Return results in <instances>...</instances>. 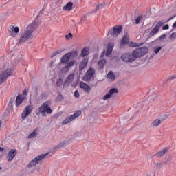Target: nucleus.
I'll return each mask as SVG.
<instances>
[{"label": "nucleus", "mask_w": 176, "mask_h": 176, "mask_svg": "<svg viewBox=\"0 0 176 176\" xmlns=\"http://www.w3.org/2000/svg\"><path fill=\"white\" fill-rule=\"evenodd\" d=\"M78 50H73L63 56V57L60 58V63L66 65L60 71V74H67V72H69V68H72L74 65H78V62L76 60H74V58L78 57Z\"/></svg>", "instance_id": "obj_1"}, {"label": "nucleus", "mask_w": 176, "mask_h": 176, "mask_svg": "<svg viewBox=\"0 0 176 176\" xmlns=\"http://www.w3.org/2000/svg\"><path fill=\"white\" fill-rule=\"evenodd\" d=\"M149 52V48L146 46L138 47L132 53H124L121 56V60L125 63H133L136 58L144 57Z\"/></svg>", "instance_id": "obj_2"}, {"label": "nucleus", "mask_w": 176, "mask_h": 176, "mask_svg": "<svg viewBox=\"0 0 176 176\" xmlns=\"http://www.w3.org/2000/svg\"><path fill=\"white\" fill-rule=\"evenodd\" d=\"M52 104V102L47 100L45 102L43 103L40 107H38L36 110V115L37 116H39V115H41V113H45V112L47 113H53V110H52V108H50V105Z\"/></svg>", "instance_id": "obj_3"}, {"label": "nucleus", "mask_w": 176, "mask_h": 176, "mask_svg": "<svg viewBox=\"0 0 176 176\" xmlns=\"http://www.w3.org/2000/svg\"><path fill=\"white\" fill-rule=\"evenodd\" d=\"M94 75H96V69L89 67L84 75L82 80L85 82H90L91 79H94Z\"/></svg>", "instance_id": "obj_4"}, {"label": "nucleus", "mask_w": 176, "mask_h": 176, "mask_svg": "<svg viewBox=\"0 0 176 176\" xmlns=\"http://www.w3.org/2000/svg\"><path fill=\"white\" fill-rule=\"evenodd\" d=\"M49 153H45V154H41L36 157H35L34 160H32L29 164L28 165V168H31V167H34V166H36L42 159H44V157H46Z\"/></svg>", "instance_id": "obj_5"}, {"label": "nucleus", "mask_w": 176, "mask_h": 176, "mask_svg": "<svg viewBox=\"0 0 176 176\" xmlns=\"http://www.w3.org/2000/svg\"><path fill=\"white\" fill-rule=\"evenodd\" d=\"M33 110H34V107H32V105L26 106L21 113L22 120H25L28 116H30V115H31Z\"/></svg>", "instance_id": "obj_6"}, {"label": "nucleus", "mask_w": 176, "mask_h": 176, "mask_svg": "<svg viewBox=\"0 0 176 176\" xmlns=\"http://www.w3.org/2000/svg\"><path fill=\"white\" fill-rule=\"evenodd\" d=\"M13 74V72H12V69H7L5 71H3L0 74V85H2L3 82H5L10 75Z\"/></svg>", "instance_id": "obj_7"}, {"label": "nucleus", "mask_w": 176, "mask_h": 176, "mask_svg": "<svg viewBox=\"0 0 176 176\" xmlns=\"http://www.w3.org/2000/svg\"><path fill=\"white\" fill-rule=\"evenodd\" d=\"M164 25V21H159L155 28L152 30V31L148 34V38H152V36H155L157 32L160 30V27Z\"/></svg>", "instance_id": "obj_8"}, {"label": "nucleus", "mask_w": 176, "mask_h": 176, "mask_svg": "<svg viewBox=\"0 0 176 176\" xmlns=\"http://www.w3.org/2000/svg\"><path fill=\"white\" fill-rule=\"evenodd\" d=\"M31 35H32V32L31 30H30L29 32H26L25 30V32L22 33L21 35V38H19V45H20V43H24V42H25V41H28V39H30V38H31Z\"/></svg>", "instance_id": "obj_9"}, {"label": "nucleus", "mask_w": 176, "mask_h": 176, "mask_svg": "<svg viewBox=\"0 0 176 176\" xmlns=\"http://www.w3.org/2000/svg\"><path fill=\"white\" fill-rule=\"evenodd\" d=\"M122 32V25H116L113 28V30H110L108 32L111 36H118L119 34Z\"/></svg>", "instance_id": "obj_10"}, {"label": "nucleus", "mask_w": 176, "mask_h": 176, "mask_svg": "<svg viewBox=\"0 0 176 176\" xmlns=\"http://www.w3.org/2000/svg\"><path fill=\"white\" fill-rule=\"evenodd\" d=\"M117 93H119V90H118L117 88H111L109 91V93L103 97V100H108L109 98H111L112 97L113 94H115Z\"/></svg>", "instance_id": "obj_11"}, {"label": "nucleus", "mask_w": 176, "mask_h": 176, "mask_svg": "<svg viewBox=\"0 0 176 176\" xmlns=\"http://www.w3.org/2000/svg\"><path fill=\"white\" fill-rule=\"evenodd\" d=\"M80 89H82L85 93H90L91 91V87L89 86L86 82L81 81L80 82Z\"/></svg>", "instance_id": "obj_12"}, {"label": "nucleus", "mask_w": 176, "mask_h": 176, "mask_svg": "<svg viewBox=\"0 0 176 176\" xmlns=\"http://www.w3.org/2000/svg\"><path fill=\"white\" fill-rule=\"evenodd\" d=\"M16 155H17V150L11 149L7 155L8 162H12V160H13L16 157Z\"/></svg>", "instance_id": "obj_13"}, {"label": "nucleus", "mask_w": 176, "mask_h": 176, "mask_svg": "<svg viewBox=\"0 0 176 176\" xmlns=\"http://www.w3.org/2000/svg\"><path fill=\"white\" fill-rule=\"evenodd\" d=\"M24 100H25V96H23L21 94H19L15 100L16 107H19L21 104H23Z\"/></svg>", "instance_id": "obj_14"}, {"label": "nucleus", "mask_w": 176, "mask_h": 176, "mask_svg": "<svg viewBox=\"0 0 176 176\" xmlns=\"http://www.w3.org/2000/svg\"><path fill=\"white\" fill-rule=\"evenodd\" d=\"M88 63H89V58H84L83 60H82L80 62L79 71H82L85 67H87Z\"/></svg>", "instance_id": "obj_15"}, {"label": "nucleus", "mask_w": 176, "mask_h": 176, "mask_svg": "<svg viewBox=\"0 0 176 176\" xmlns=\"http://www.w3.org/2000/svg\"><path fill=\"white\" fill-rule=\"evenodd\" d=\"M80 115H82V111L80 110L76 111L73 115L69 117V119L71 122H73V120H75V119H76L77 118H79Z\"/></svg>", "instance_id": "obj_16"}, {"label": "nucleus", "mask_w": 176, "mask_h": 176, "mask_svg": "<svg viewBox=\"0 0 176 176\" xmlns=\"http://www.w3.org/2000/svg\"><path fill=\"white\" fill-rule=\"evenodd\" d=\"M36 25H38V23H36L35 21L32 23L31 24L28 25V26L27 27V30H25L26 32H30V31L32 32H34V30H35V27H36Z\"/></svg>", "instance_id": "obj_17"}, {"label": "nucleus", "mask_w": 176, "mask_h": 176, "mask_svg": "<svg viewBox=\"0 0 176 176\" xmlns=\"http://www.w3.org/2000/svg\"><path fill=\"white\" fill-rule=\"evenodd\" d=\"M36 25H38V23H36L35 21L32 23L31 24L28 25V26L27 27V30H25L26 32H30V31L32 32H34V30H35V27H36Z\"/></svg>", "instance_id": "obj_18"}, {"label": "nucleus", "mask_w": 176, "mask_h": 176, "mask_svg": "<svg viewBox=\"0 0 176 176\" xmlns=\"http://www.w3.org/2000/svg\"><path fill=\"white\" fill-rule=\"evenodd\" d=\"M114 46L115 45H113V43H109V45L107 46V52H106L107 57H108V56H109L111 54V53H112Z\"/></svg>", "instance_id": "obj_19"}, {"label": "nucleus", "mask_w": 176, "mask_h": 176, "mask_svg": "<svg viewBox=\"0 0 176 176\" xmlns=\"http://www.w3.org/2000/svg\"><path fill=\"white\" fill-rule=\"evenodd\" d=\"M73 6H74V3L70 1V2L67 3L66 4V6H63V10H65V11L68 10V12H71V10H72Z\"/></svg>", "instance_id": "obj_20"}, {"label": "nucleus", "mask_w": 176, "mask_h": 176, "mask_svg": "<svg viewBox=\"0 0 176 176\" xmlns=\"http://www.w3.org/2000/svg\"><path fill=\"white\" fill-rule=\"evenodd\" d=\"M162 124V120L160 119H155L151 124V127H159Z\"/></svg>", "instance_id": "obj_21"}, {"label": "nucleus", "mask_w": 176, "mask_h": 176, "mask_svg": "<svg viewBox=\"0 0 176 176\" xmlns=\"http://www.w3.org/2000/svg\"><path fill=\"white\" fill-rule=\"evenodd\" d=\"M167 152H168V148H165L158 151L156 153V156H158L159 157H162V156H164V155H166V153H167Z\"/></svg>", "instance_id": "obj_22"}, {"label": "nucleus", "mask_w": 176, "mask_h": 176, "mask_svg": "<svg viewBox=\"0 0 176 176\" xmlns=\"http://www.w3.org/2000/svg\"><path fill=\"white\" fill-rule=\"evenodd\" d=\"M105 64H107V60L101 59L100 60H99L98 63V65L100 69H102L104 67H105Z\"/></svg>", "instance_id": "obj_23"}, {"label": "nucleus", "mask_w": 176, "mask_h": 176, "mask_svg": "<svg viewBox=\"0 0 176 176\" xmlns=\"http://www.w3.org/2000/svg\"><path fill=\"white\" fill-rule=\"evenodd\" d=\"M129 42H130V40L129 39L127 36L124 35L122 38L121 45L126 46V45H129Z\"/></svg>", "instance_id": "obj_24"}, {"label": "nucleus", "mask_w": 176, "mask_h": 176, "mask_svg": "<svg viewBox=\"0 0 176 176\" xmlns=\"http://www.w3.org/2000/svg\"><path fill=\"white\" fill-rule=\"evenodd\" d=\"M12 33H11V35L12 36H16L17 35V33L19 32L20 31V29L19 28V27H14L13 26L12 28Z\"/></svg>", "instance_id": "obj_25"}, {"label": "nucleus", "mask_w": 176, "mask_h": 176, "mask_svg": "<svg viewBox=\"0 0 176 176\" xmlns=\"http://www.w3.org/2000/svg\"><path fill=\"white\" fill-rule=\"evenodd\" d=\"M142 45H144V43H134L133 41L129 43V46L131 47H139V46H142Z\"/></svg>", "instance_id": "obj_26"}, {"label": "nucleus", "mask_w": 176, "mask_h": 176, "mask_svg": "<svg viewBox=\"0 0 176 176\" xmlns=\"http://www.w3.org/2000/svg\"><path fill=\"white\" fill-rule=\"evenodd\" d=\"M153 164H154L155 168H157V170H160V168L163 167V164H164V163L163 162H154Z\"/></svg>", "instance_id": "obj_27"}, {"label": "nucleus", "mask_w": 176, "mask_h": 176, "mask_svg": "<svg viewBox=\"0 0 176 176\" xmlns=\"http://www.w3.org/2000/svg\"><path fill=\"white\" fill-rule=\"evenodd\" d=\"M64 100V96H63V94H61V92H59V94H58L55 102H61V101H63Z\"/></svg>", "instance_id": "obj_28"}, {"label": "nucleus", "mask_w": 176, "mask_h": 176, "mask_svg": "<svg viewBox=\"0 0 176 176\" xmlns=\"http://www.w3.org/2000/svg\"><path fill=\"white\" fill-rule=\"evenodd\" d=\"M162 46H155L153 48L155 54H157L160 50H162Z\"/></svg>", "instance_id": "obj_29"}, {"label": "nucleus", "mask_w": 176, "mask_h": 176, "mask_svg": "<svg viewBox=\"0 0 176 176\" xmlns=\"http://www.w3.org/2000/svg\"><path fill=\"white\" fill-rule=\"evenodd\" d=\"M89 54V51L86 50V47L83 48L81 51V57H86Z\"/></svg>", "instance_id": "obj_30"}, {"label": "nucleus", "mask_w": 176, "mask_h": 176, "mask_svg": "<svg viewBox=\"0 0 176 176\" xmlns=\"http://www.w3.org/2000/svg\"><path fill=\"white\" fill-rule=\"evenodd\" d=\"M63 83H64V80L63 78H59L58 80H56V86L57 87H60L61 85H63Z\"/></svg>", "instance_id": "obj_31"}, {"label": "nucleus", "mask_w": 176, "mask_h": 176, "mask_svg": "<svg viewBox=\"0 0 176 176\" xmlns=\"http://www.w3.org/2000/svg\"><path fill=\"white\" fill-rule=\"evenodd\" d=\"M167 36V34H164L161 35L157 40L154 41L153 42L155 43H157V41H162V39H166Z\"/></svg>", "instance_id": "obj_32"}, {"label": "nucleus", "mask_w": 176, "mask_h": 176, "mask_svg": "<svg viewBox=\"0 0 176 176\" xmlns=\"http://www.w3.org/2000/svg\"><path fill=\"white\" fill-rule=\"evenodd\" d=\"M108 78L109 79H116V77L115 76V74H113V72L110 71L107 74Z\"/></svg>", "instance_id": "obj_33"}, {"label": "nucleus", "mask_w": 176, "mask_h": 176, "mask_svg": "<svg viewBox=\"0 0 176 176\" xmlns=\"http://www.w3.org/2000/svg\"><path fill=\"white\" fill-rule=\"evenodd\" d=\"M74 78H75V74H71L66 80H67L69 82H73L74 81Z\"/></svg>", "instance_id": "obj_34"}, {"label": "nucleus", "mask_w": 176, "mask_h": 176, "mask_svg": "<svg viewBox=\"0 0 176 176\" xmlns=\"http://www.w3.org/2000/svg\"><path fill=\"white\" fill-rule=\"evenodd\" d=\"M43 12H45V8H43L40 10V12H39L38 14L36 16L35 20H36L38 19V17H41L43 14Z\"/></svg>", "instance_id": "obj_35"}, {"label": "nucleus", "mask_w": 176, "mask_h": 176, "mask_svg": "<svg viewBox=\"0 0 176 176\" xmlns=\"http://www.w3.org/2000/svg\"><path fill=\"white\" fill-rule=\"evenodd\" d=\"M142 20V15H139L135 20V24H140V22Z\"/></svg>", "instance_id": "obj_36"}, {"label": "nucleus", "mask_w": 176, "mask_h": 176, "mask_svg": "<svg viewBox=\"0 0 176 176\" xmlns=\"http://www.w3.org/2000/svg\"><path fill=\"white\" fill-rule=\"evenodd\" d=\"M69 85H71V82L67 79H66L63 82V87H68Z\"/></svg>", "instance_id": "obj_37"}, {"label": "nucleus", "mask_w": 176, "mask_h": 176, "mask_svg": "<svg viewBox=\"0 0 176 176\" xmlns=\"http://www.w3.org/2000/svg\"><path fill=\"white\" fill-rule=\"evenodd\" d=\"M36 135V131H33L32 133L29 134V135L28 136V138H34V137H35Z\"/></svg>", "instance_id": "obj_38"}, {"label": "nucleus", "mask_w": 176, "mask_h": 176, "mask_svg": "<svg viewBox=\"0 0 176 176\" xmlns=\"http://www.w3.org/2000/svg\"><path fill=\"white\" fill-rule=\"evenodd\" d=\"M71 120H69V118H65L63 121V124H68V123H71Z\"/></svg>", "instance_id": "obj_39"}, {"label": "nucleus", "mask_w": 176, "mask_h": 176, "mask_svg": "<svg viewBox=\"0 0 176 176\" xmlns=\"http://www.w3.org/2000/svg\"><path fill=\"white\" fill-rule=\"evenodd\" d=\"M67 144V140L63 141V142L59 143L58 146L60 148H64L65 146V144Z\"/></svg>", "instance_id": "obj_40"}, {"label": "nucleus", "mask_w": 176, "mask_h": 176, "mask_svg": "<svg viewBox=\"0 0 176 176\" xmlns=\"http://www.w3.org/2000/svg\"><path fill=\"white\" fill-rule=\"evenodd\" d=\"M60 53H61V51L54 52L51 56V58H53V57H55V56H57V54H60Z\"/></svg>", "instance_id": "obj_41"}, {"label": "nucleus", "mask_w": 176, "mask_h": 176, "mask_svg": "<svg viewBox=\"0 0 176 176\" xmlns=\"http://www.w3.org/2000/svg\"><path fill=\"white\" fill-rule=\"evenodd\" d=\"M57 149H60V147L58 146H54L52 148L50 149V152H56Z\"/></svg>", "instance_id": "obj_42"}, {"label": "nucleus", "mask_w": 176, "mask_h": 176, "mask_svg": "<svg viewBox=\"0 0 176 176\" xmlns=\"http://www.w3.org/2000/svg\"><path fill=\"white\" fill-rule=\"evenodd\" d=\"M74 97H76V98H79V97H80V94H79V91L78 90L75 91Z\"/></svg>", "instance_id": "obj_43"}, {"label": "nucleus", "mask_w": 176, "mask_h": 176, "mask_svg": "<svg viewBox=\"0 0 176 176\" xmlns=\"http://www.w3.org/2000/svg\"><path fill=\"white\" fill-rule=\"evenodd\" d=\"M173 79H176V74L173 76H170L167 80L166 82H168V80H173Z\"/></svg>", "instance_id": "obj_44"}, {"label": "nucleus", "mask_w": 176, "mask_h": 176, "mask_svg": "<svg viewBox=\"0 0 176 176\" xmlns=\"http://www.w3.org/2000/svg\"><path fill=\"white\" fill-rule=\"evenodd\" d=\"M170 39H176V32H173L170 36Z\"/></svg>", "instance_id": "obj_45"}, {"label": "nucleus", "mask_w": 176, "mask_h": 176, "mask_svg": "<svg viewBox=\"0 0 176 176\" xmlns=\"http://www.w3.org/2000/svg\"><path fill=\"white\" fill-rule=\"evenodd\" d=\"M15 100H16V96H14V97L11 98L10 99L9 103L13 104V103L14 102Z\"/></svg>", "instance_id": "obj_46"}, {"label": "nucleus", "mask_w": 176, "mask_h": 176, "mask_svg": "<svg viewBox=\"0 0 176 176\" xmlns=\"http://www.w3.org/2000/svg\"><path fill=\"white\" fill-rule=\"evenodd\" d=\"M72 36H74V35L72 34V33H69L68 34H66V35H65L66 39H69V38H72Z\"/></svg>", "instance_id": "obj_47"}, {"label": "nucleus", "mask_w": 176, "mask_h": 176, "mask_svg": "<svg viewBox=\"0 0 176 176\" xmlns=\"http://www.w3.org/2000/svg\"><path fill=\"white\" fill-rule=\"evenodd\" d=\"M170 28V26L168 24H166L165 25L162 26V30H168Z\"/></svg>", "instance_id": "obj_48"}, {"label": "nucleus", "mask_w": 176, "mask_h": 176, "mask_svg": "<svg viewBox=\"0 0 176 176\" xmlns=\"http://www.w3.org/2000/svg\"><path fill=\"white\" fill-rule=\"evenodd\" d=\"M23 97H25V96H28V91H27V89H25L23 91Z\"/></svg>", "instance_id": "obj_49"}, {"label": "nucleus", "mask_w": 176, "mask_h": 176, "mask_svg": "<svg viewBox=\"0 0 176 176\" xmlns=\"http://www.w3.org/2000/svg\"><path fill=\"white\" fill-rule=\"evenodd\" d=\"M8 108H9L10 109H13V104L8 103Z\"/></svg>", "instance_id": "obj_50"}, {"label": "nucleus", "mask_w": 176, "mask_h": 176, "mask_svg": "<svg viewBox=\"0 0 176 176\" xmlns=\"http://www.w3.org/2000/svg\"><path fill=\"white\" fill-rule=\"evenodd\" d=\"M168 118V115L165 114L163 116V120H166V119H167Z\"/></svg>", "instance_id": "obj_51"}, {"label": "nucleus", "mask_w": 176, "mask_h": 176, "mask_svg": "<svg viewBox=\"0 0 176 176\" xmlns=\"http://www.w3.org/2000/svg\"><path fill=\"white\" fill-rule=\"evenodd\" d=\"M174 17H175V16H173L169 18V19L166 21V23H168V21H170V20H173V19H174Z\"/></svg>", "instance_id": "obj_52"}, {"label": "nucleus", "mask_w": 176, "mask_h": 176, "mask_svg": "<svg viewBox=\"0 0 176 176\" xmlns=\"http://www.w3.org/2000/svg\"><path fill=\"white\" fill-rule=\"evenodd\" d=\"M72 87H74V88H76V86H78V83H74V84H72Z\"/></svg>", "instance_id": "obj_53"}, {"label": "nucleus", "mask_w": 176, "mask_h": 176, "mask_svg": "<svg viewBox=\"0 0 176 176\" xmlns=\"http://www.w3.org/2000/svg\"><path fill=\"white\" fill-rule=\"evenodd\" d=\"M104 55H105V51H103L101 54V57H104Z\"/></svg>", "instance_id": "obj_54"}, {"label": "nucleus", "mask_w": 176, "mask_h": 176, "mask_svg": "<svg viewBox=\"0 0 176 176\" xmlns=\"http://www.w3.org/2000/svg\"><path fill=\"white\" fill-rule=\"evenodd\" d=\"M149 32V29H147L144 31V34H148Z\"/></svg>", "instance_id": "obj_55"}, {"label": "nucleus", "mask_w": 176, "mask_h": 176, "mask_svg": "<svg viewBox=\"0 0 176 176\" xmlns=\"http://www.w3.org/2000/svg\"><path fill=\"white\" fill-rule=\"evenodd\" d=\"M3 151H4V148L2 147H0V152H3Z\"/></svg>", "instance_id": "obj_56"}, {"label": "nucleus", "mask_w": 176, "mask_h": 176, "mask_svg": "<svg viewBox=\"0 0 176 176\" xmlns=\"http://www.w3.org/2000/svg\"><path fill=\"white\" fill-rule=\"evenodd\" d=\"M98 9H100V6H96V10H98Z\"/></svg>", "instance_id": "obj_57"}, {"label": "nucleus", "mask_w": 176, "mask_h": 176, "mask_svg": "<svg viewBox=\"0 0 176 176\" xmlns=\"http://www.w3.org/2000/svg\"><path fill=\"white\" fill-rule=\"evenodd\" d=\"M1 123H2V120H0V127H1Z\"/></svg>", "instance_id": "obj_58"}, {"label": "nucleus", "mask_w": 176, "mask_h": 176, "mask_svg": "<svg viewBox=\"0 0 176 176\" xmlns=\"http://www.w3.org/2000/svg\"><path fill=\"white\" fill-rule=\"evenodd\" d=\"M153 176H155V174H153Z\"/></svg>", "instance_id": "obj_59"}, {"label": "nucleus", "mask_w": 176, "mask_h": 176, "mask_svg": "<svg viewBox=\"0 0 176 176\" xmlns=\"http://www.w3.org/2000/svg\"><path fill=\"white\" fill-rule=\"evenodd\" d=\"M38 170H40L39 167H38Z\"/></svg>", "instance_id": "obj_60"}]
</instances>
